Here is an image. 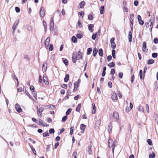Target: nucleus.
<instances>
[{"label":"nucleus","instance_id":"obj_33","mask_svg":"<svg viewBox=\"0 0 158 158\" xmlns=\"http://www.w3.org/2000/svg\"><path fill=\"white\" fill-rule=\"evenodd\" d=\"M92 51V49L91 48H89L87 49V54L88 55H90Z\"/></svg>","mask_w":158,"mask_h":158},{"label":"nucleus","instance_id":"obj_23","mask_svg":"<svg viewBox=\"0 0 158 158\" xmlns=\"http://www.w3.org/2000/svg\"><path fill=\"white\" fill-rule=\"evenodd\" d=\"M98 50L96 48H94L93 50V56L95 57L97 54Z\"/></svg>","mask_w":158,"mask_h":158},{"label":"nucleus","instance_id":"obj_21","mask_svg":"<svg viewBox=\"0 0 158 158\" xmlns=\"http://www.w3.org/2000/svg\"><path fill=\"white\" fill-rule=\"evenodd\" d=\"M72 41L73 43H76L77 42V37L73 36L71 38Z\"/></svg>","mask_w":158,"mask_h":158},{"label":"nucleus","instance_id":"obj_41","mask_svg":"<svg viewBox=\"0 0 158 158\" xmlns=\"http://www.w3.org/2000/svg\"><path fill=\"white\" fill-rule=\"evenodd\" d=\"M139 74L140 78L141 80H142L143 79V71L140 69L139 71Z\"/></svg>","mask_w":158,"mask_h":158},{"label":"nucleus","instance_id":"obj_57","mask_svg":"<svg viewBox=\"0 0 158 158\" xmlns=\"http://www.w3.org/2000/svg\"><path fill=\"white\" fill-rule=\"evenodd\" d=\"M108 86L110 88L112 87V84L111 81H109L108 82Z\"/></svg>","mask_w":158,"mask_h":158},{"label":"nucleus","instance_id":"obj_11","mask_svg":"<svg viewBox=\"0 0 158 158\" xmlns=\"http://www.w3.org/2000/svg\"><path fill=\"white\" fill-rule=\"evenodd\" d=\"M137 19L139 24L141 25H143L144 22V21L142 20L141 17L140 15H137Z\"/></svg>","mask_w":158,"mask_h":158},{"label":"nucleus","instance_id":"obj_16","mask_svg":"<svg viewBox=\"0 0 158 158\" xmlns=\"http://www.w3.org/2000/svg\"><path fill=\"white\" fill-rule=\"evenodd\" d=\"M47 63H45L43 64L42 67V70L43 72L46 71L47 69Z\"/></svg>","mask_w":158,"mask_h":158},{"label":"nucleus","instance_id":"obj_30","mask_svg":"<svg viewBox=\"0 0 158 158\" xmlns=\"http://www.w3.org/2000/svg\"><path fill=\"white\" fill-rule=\"evenodd\" d=\"M98 54L99 55L101 56H102L103 55V50L102 48H101L99 49L98 50Z\"/></svg>","mask_w":158,"mask_h":158},{"label":"nucleus","instance_id":"obj_60","mask_svg":"<svg viewBox=\"0 0 158 158\" xmlns=\"http://www.w3.org/2000/svg\"><path fill=\"white\" fill-rule=\"evenodd\" d=\"M79 85L77 82H74V87L77 89L78 87L79 86Z\"/></svg>","mask_w":158,"mask_h":158},{"label":"nucleus","instance_id":"obj_29","mask_svg":"<svg viewBox=\"0 0 158 158\" xmlns=\"http://www.w3.org/2000/svg\"><path fill=\"white\" fill-rule=\"evenodd\" d=\"M50 31H53L54 27V23H50Z\"/></svg>","mask_w":158,"mask_h":158},{"label":"nucleus","instance_id":"obj_58","mask_svg":"<svg viewBox=\"0 0 158 158\" xmlns=\"http://www.w3.org/2000/svg\"><path fill=\"white\" fill-rule=\"evenodd\" d=\"M153 42L155 44L158 43V38L157 37L154 38L153 40Z\"/></svg>","mask_w":158,"mask_h":158},{"label":"nucleus","instance_id":"obj_64","mask_svg":"<svg viewBox=\"0 0 158 158\" xmlns=\"http://www.w3.org/2000/svg\"><path fill=\"white\" fill-rule=\"evenodd\" d=\"M12 76L13 78H14V79H15L16 81L18 80V78L16 77L15 73H13L12 75Z\"/></svg>","mask_w":158,"mask_h":158},{"label":"nucleus","instance_id":"obj_13","mask_svg":"<svg viewBox=\"0 0 158 158\" xmlns=\"http://www.w3.org/2000/svg\"><path fill=\"white\" fill-rule=\"evenodd\" d=\"M86 127V126L84 124L82 123L81 124L80 128L81 130V133L83 134L84 132Z\"/></svg>","mask_w":158,"mask_h":158},{"label":"nucleus","instance_id":"obj_56","mask_svg":"<svg viewBox=\"0 0 158 158\" xmlns=\"http://www.w3.org/2000/svg\"><path fill=\"white\" fill-rule=\"evenodd\" d=\"M15 10L17 13H19L20 11V9L19 7L16 6L15 7Z\"/></svg>","mask_w":158,"mask_h":158},{"label":"nucleus","instance_id":"obj_61","mask_svg":"<svg viewBox=\"0 0 158 158\" xmlns=\"http://www.w3.org/2000/svg\"><path fill=\"white\" fill-rule=\"evenodd\" d=\"M50 105V108L51 109L53 110L56 108V106L55 105H53L49 104Z\"/></svg>","mask_w":158,"mask_h":158},{"label":"nucleus","instance_id":"obj_47","mask_svg":"<svg viewBox=\"0 0 158 158\" xmlns=\"http://www.w3.org/2000/svg\"><path fill=\"white\" fill-rule=\"evenodd\" d=\"M53 45L52 44H51L49 45V50L51 51L53 50Z\"/></svg>","mask_w":158,"mask_h":158},{"label":"nucleus","instance_id":"obj_42","mask_svg":"<svg viewBox=\"0 0 158 158\" xmlns=\"http://www.w3.org/2000/svg\"><path fill=\"white\" fill-rule=\"evenodd\" d=\"M78 15L82 16V18H83L84 17L85 13L83 11H81L78 13Z\"/></svg>","mask_w":158,"mask_h":158},{"label":"nucleus","instance_id":"obj_4","mask_svg":"<svg viewBox=\"0 0 158 158\" xmlns=\"http://www.w3.org/2000/svg\"><path fill=\"white\" fill-rule=\"evenodd\" d=\"M44 109L42 107H41L38 108V106H37V110L38 115H40V117H42V113Z\"/></svg>","mask_w":158,"mask_h":158},{"label":"nucleus","instance_id":"obj_8","mask_svg":"<svg viewBox=\"0 0 158 158\" xmlns=\"http://www.w3.org/2000/svg\"><path fill=\"white\" fill-rule=\"evenodd\" d=\"M40 15L41 17H43L44 16L45 12L44 7H42L40 8Z\"/></svg>","mask_w":158,"mask_h":158},{"label":"nucleus","instance_id":"obj_17","mask_svg":"<svg viewBox=\"0 0 158 158\" xmlns=\"http://www.w3.org/2000/svg\"><path fill=\"white\" fill-rule=\"evenodd\" d=\"M113 116L114 118H115L117 120L119 119V114L118 113L115 111L113 113Z\"/></svg>","mask_w":158,"mask_h":158},{"label":"nucleus","instance_id":"obj_54","mask_svg":"<svg viewBox=\"0 0 158 158\" xmlns=\"http://www.w3.org/2000/svg\"><path fill=\"white\" fill-rule=\"evenodd\" d=\"M111 47L113 49H115L116 48V45L115 43V42L114 43L112 44H111Z\"/></svg>","mask_w":158,"mask_h":158},{"label":"nucleus","instance_id":"obj_52","mask_svg":"<svg viewBox=\"0 0 158 158\" xmlns=\"http://www.w3.org/2000/svg\"><path fill=\"white\" fill-rule=\"evenodd\" d=\"M43 136L44 137H47L49 136V134L47 131H46V132L43 133Z\"/></svg>","mask_w":158,"mask_h":158},{"label":"nucleus","instance_id":"obj_63","mask_svg":"<svg viewBox=\"0 0 158 158\" xmlns=\"http://www.w3.org/2000/svg\"><path fill=\"white\" fill-rule=\"evenodd\" d=\"M39 83H41L42 82V76L41 75H40L39 77Z\"/></svg>","mask_w":158,"mask_h":158},{"label":"nucleus","instance_id":"obj_62","mask_svg":"<svg viewBox=\"0 0 158 158\" xmlns=\"http://www.w3.org/2000/svg\"><path fill=\"white\" fill-rule=\"evenodd\" d=\"M77 152L74 151L73 152V153L72 154V156H74V158H77Z\"/></svg>","mask_w":158,"mask_h":158},{"label":"nucleus","instance_id":"obj_15","mask_svg":"<svg viewBox=\"0 0 158 158\" xmlns=\"http://www.w3.org/2000/svg\"><path fill=\"white\" fill-rule=\"evenodd\" d=\"M94 27V25L92 24H90L88 25V28L89 31L91 32H93L94 31L93 28Z\"/></svg>","mask_w":158,"mask_h":158},{"label":"nucleus","instance_id":"obj_6","mask_svg":"<svg viewBox=\"0 0 158 158\" xmlns=\"http://www.w3.org/2000/svg\"><path fill=\"white\" fill-rule=\"evenodd\" d=\"M19 19L17 20L15 22V23L12 26V29L13 30V31L14 33L15 32V31L16 29V28L17 27V26H18L19 23Z\"/></svg>","mask_w":158,"mask_h":158},{"label":"nucleus","instance_id":"obj_38","mask_svg":"<svg viewBox=\"0 0 158 158\" xmlns=\"http://www.w3.org/2000/svg\"><path fill=\"white\" fill-rule=\"evenodd\" d=\"M72 110V109L71 108H69L68 109L67 111L66 112V114L67 116H68L69 114L70 113H71V111Z\"/></svg>","mask_w":158,"mask_h":158},{"label":"nucleus","instance_id":"obj_2","mask_svg":"<svg viewBox=\"0 0 158 158\" xmlns=\"http://www.w3.org/2000/svg\"><path fill=\"white\" fill-rule=\"evenodd\" d=\"M130 27L131 29V31H130L128 32V40L129 42H131L132 41V34L131 31H133V24H130Z\"/></svg>","mask_w":158,"mask_h":158},{"label":"nucleus","instance_id":"obj_39","mask_svg":"<svg viewBox=\"0 0 158 158\" xmlns=\"http://www.w3.org/2000/svg\"><path fill=\"white\" fill-rule=\"evenodd\" d=\"M156 156V154L154 152H153L152 154H150L149 155V158H154Z\"/></svg>","mask_w":158,"mask_h":158},{"label":"nucleus","instance_id":"obj_19","mask_svg":"<svg viewBox=\"0 0 158 158\" xmlns=\"http://www.w3.org/2000/svg\"><path fill=\"white\" fill-rule=\"evenodd\" d=\"M92 105L93 108L92 113L93 114H94L96 112V107L94 103H92Z\"/></svg>","mask_w":158,"mask_h":158},{"label":"nucleus","instance_id":"obj_59","mask_svg":"<svg viewBox=\"0 0 158 158\" xmlns=\"http://www.w3.org/2000/svg\"><path fill=\"white\" fill-rule=\"evenodd\" d=\"M123 73L122 72H119L118 73V76L120 78L122 79L123 77Z\"/></svg>","mask_w":158,"mask_h":158},{"label":"nucleus","instance_id":"obj_50","mask_svg":"<svg viewBox=\"0 0 158 158\" xmlns=\"http://www.w3.org/2000/svg\"><path fill=\"white\" fill-rule=\"evenodd\" d=\"M33 95L36 100L37 99V93L36 92L34 91V92H32Z\"/></svg>","mask_w":158,"mask_h":158},{"label":"nucleus","instance_id":"obj_28","mask_svg":"<svg viewBox=\"0 0 158 158\" xmlns=\"http://www.w3.org/2000/svg\"><path fill=\"white\" fill-rule=\"evenodd\" d=\"M81 103H79L77 106L76 108V111L77 112H80L81 108Z\"/></svg>","mask_w":158,"mask_h":158},{"label":"nucleus","instance_id":"obj_26","mask_svg":"<svg viewBox=\"0 0 158 158\" xmlns=\"http://www.w3.org/2000/svg\"><path fill=\"white\" fill-rule=\"evenodd\" d=\"M36 123L38 124L41 126H45V124L43 123V121L40 119H39V121H37V122H36ZM46 126H47V125H46Z\"/></svg>","mask_w":158,"mask_h":158},{"label":"nucleus","instance_id":"obj_46","mask_svg":"<svg viewBox=\"0 0 158 158\" xmlns=\"http://www.w3.org/2000/svg\"><path fill=\"white\" fill-rule=\"evenodd\" d=\"M68 116L66 115L63 116L62 118V121L63 122H65L66 121L67 118Z\"/></svg>","mask_w":158,"mask_h":158},{"label":"nucleus","instance_id":"obj_24","mask_svg":"<svg viewBox=\"0 0 158 158\" xmlns=\"http://www.w3.org/2000/svg\"><path fill=\"white\" fill-rule=\"evenodd\" d=\"M43 25L44 27V31L45 33H46L47 31V24L46 21L44 20L43 21Z\"/></svg>","mask_w":158,"mask_h":158},{"label":"nucleus","instance_id":"obj_14","mask_svg":"<svg viewBox=\"0 0 158 158\" xmlns=\"http://www.w3.org/2000/svg\"><path fill=\"white\" fill-rule=\"evenodd\" d=\"M23 90H25V92L26 93V94L27 95V96L29 97V98L31 99L32 100H34V99L32 97V96H31L29 94V92L26 90V88L24 87L23 88Z\"/></svg>","mask_w":158,"mask_h":158},{"label":"nucleus","instance_id":"obj_36","mask_svg":"<svg viewBox=\"0 0 158 158\" xmlns=\"http://www.w3.org/2000/svg\"><path fill=\"white\" fill-rule=\"evenodd\" d=\"M76 37L77 38L79 39H81L83 37V35L82 34H81L80 33H78L76 34Z\"/></svg>","mask_w":158,"mask_h":158},{"label":"nucleus","instance_id":"obj_12","mask_svg":"<svg viewBox=\"0 0 158 158\" xmlns=\"http://www.w3.org/2000/svg\"><path fill=\"white\" fill-rule=\"evenodd\" d=\"M111 98L114 102H115L117 100L118 97L115 92L113 93L111 96Z\"/></svg>","mask_w":158,"mask_h":158},{"label":"nucleus","instance_id":"obj_10","mask_svg":"<svg viewBox=\"0 0 158 158\" xmlns=\"http://www.w3.org/2000/svg\"><path fill=\"white\" fill-rule=\"evenodd\" d=\"M43 78L44 82L47 85H48L49 83L48 81V78L47 76L45 74L43 76Z\"/></svg>","mask_w":158,"mask_h":158},{"label":"nucleus","instance_id":"obj_18","mask_svg":"<svg viewBox=\"0 0 158 158\" xmlns=\"http://www.w3.org/2000/svg\"><path fill=\"white\" fill-rule=\"evenodd\" d=\"M112 123H110L108 127V130L109 133H110L112 132Z\"/></svg>","mask_w":158,"mask_h":158},{"label":"nucleus","instance_id":"obj_40","mask_svg":"<svg viewBox=\"0 0 158 158\" xmlns=\"http://www.w3.org/2000/svg\"><path fill=\"white\" fill-rule=\"evenodd\" d=\"M77 25V26L80 27H82V24L81 23L80 19H79L78 21Z\"/></svg>","mask_w":158,"mask_h":158},{"label":"nucleus","instance_id":"obj_48","mask_svg":"<svg viewBox=\"0 0 158 158\" xmlns=\"http://www.w3.org/2000/svg\"><path fill=\"white\" fill-rule=\"evenodd\" d=\"M147 142L148 144L150 146H151L152 145V141L150 139H148L147 140Z\"/></svg>","mask_w":158,"mask_h":158},{"label":"nucleus","instance_id":"obj_43","mask_svg":"<svg viewBox=\"0 0 158 158\" xmlns=\"http://www.w3.org/2000/svg\"><path fill=\"white\" fill-rule=\"evenodd\" d=\"M91 146H89L88 148V153L90 154H91V153L92 152V151L91 150Z\"/></svg>","mask_w":158,"mask_h":158},{"label":"nucleus","instance_id":"obj_5","mask_svg":"<svg viewBox=\"0 0 158 158\" xmlns=\"http://www.w3.org/2000/svg\"><path fill=\"white\" fill-rule=\"evenodd\" d=\"M50 41V38L49 37H48L45 40L44 42L45 46L46 49H48L49 44V42Z\"/></svg>","mask_w":158,"mask_h":158},{"label":"nucleus","instance_id":"obj_22","mask_svg":"<svg viewBox=\"0 0 158 158\" xmlns=\"http://www.w3.org/2000/svg\"><path fill=\"white\" fill-rule=\"evenodd\" d=\"M134 17V15L133 14H132L131 15L130 17V23L131 24H133Z\"/></svg>","mask_w":158,"mask_h":158},{"label":"nucleus","instance_id":"obj_32","mask_svg":"<svg viewBox=\"0 0 158 158\" xmlns=\"http://www.w3.org/2000/svg\"><path fill=\"white\" fill-rule=\"evenodd\" d=\"M155 62V60L153 59H149L148 60L147 64H152Z\"/></svg>","mask_w":158,"mask_h":158},{"label":"nucleus","instance_id":"obj_31","mask_svg":"<svg viewBox=\"0 0 158 158\" xmlns=\"http://www.w3.org/2000/svg\"><path fill=\"white\" fill-rule=\"evenodd\" d=\"M63 63L65 64L66 66H68L69 65V61L66 59H63Z\"/></svg>","mask_w":158,"mask_h":158},{"label":"nucleus","instance_id":"obj_3","mask_svg":"<svg viewBox=\"0 0 158 158\" xmlns=\"http://www.w3.org/2000/svg\"><path fill=\"white\" fill-rule=\"evenodd\" d=\"M15 108L16 111L19 113H20L22 111V109L20 106L18 104L16 103L15 105Z\"/></svg>","mask_w":158,"mask_h":158},{"label":"nucleus","instance_id":"obj_49","mask_svg":"<svg viewBox=\"0 0 158 158\" xmlns=\"http://www.w3.org/2000/svg\"><path fill=\"white\" fill-rule=\"evenodd\" d=\"M49 131L50 134H53L55 132V130L53 128H51L49 129Z\"/></svg>","mask_w":158,"mask_h":158},{"label":"nucleus","instance_id":"obj_53","mask_svg":"<svg viewBox=\"0 0 158 158\" xmlns=\"http://www.w3.org/2000/svg\"><path fill=\"white\" fill-rule=\"evenodd\" d=\"M30 89L32 92H34L35 89L33 85L30 86Z\"/></svg>","mask_w":158,"mask_h":158},{"label":"nucleus","instance_id":"obj_25","mask_svg":"<svg viewBox=\"0 0 158 158\" xmlns=\"http://www.w3.org/2000/svg\"><path fill=\"white\" fill-rule=\"evenodd\" d=\"M104 12V7L103 6H101L100 8V12L101 14H103Z\"/></svg>","mask_w":158,"mask_h":158},{"label":"nucleus","instance_id":"obj_51","mask_svg":"<svg viewBox=\"0 0 158 158\" xmlns=\"http://www.w3.org/2000/svg\"><path fill=\"white\" fill-rule=\"evenodd\" d=\"M115 72V69H112L111 70L110 74L111 75H113Z\"/></svg>","mask_w":158,"mask_h":158},{"label":"nucleus","instance_id":"obj_7","mask_svg":"<svg viewBox=\"0 0 158 158\" xmlns=\"http://www.w3.org/2000/svg\"><path fill=\"white\" fill-rule=\"evenodd\" d=\"M82 57V55H81L80 56V57L78 56L74 57L73 56L72 58V62L73 63H75L76 62L77 60H79L80 58L81 59Z\"/></svg>","mask_w":158,"mask_h":158},{"label":"nucleus","instance_id":"obj_45","mask_svg":"<svg viewBox=\"0 0 158 158\" xmlns=\"http://www.w3.org/2000/svg\"><path fill=\"white\" fill-rule=\"evenodd\" d=\"M152 56L153 58H156L158 56V54L156 52H153L152 54Z\"/></svg>","mask_w":158,"mask_h":158},{"label":"nucleus","instance_id":"obj_9","mask_svg":"<svg viewBox=\"0 0 158 158\" xmlns=\"http://www.w3.org/2000/svg\"><path fill=\"white\" fill-rule=\"evenodd\" d=\"M147 43L146 42H143L142 45V51L143 52L148 51V49L147 48Z\"/></svg>","mask_w":158,"mask_h":158},{"label":"nucleus","instance_id":"obj_44","mask_svg":"<svg viewBox=\"0 0 158 158\" xmlns=\"http://www.w3.org/2000/svg\"><path fill=\"white\" fill-rule=\"evenodd\" d=\"M94 17L92 15L89 14L88 15V19L89 20H93Z\"/></svg>","mask_w":158,"mask_h":158},{"label":"nucleus","instance_id":"obj_37","mask_svg":"<svg viewBox=\"0 0 158 158\" xmlns=\"http://www.w3.org/2000/svg\"><path fill=\"white\" fill-rule=\"evenodd\" d=\"M115 63L113 62H111L110 63L108 64V66L110 67V68H112L113 67L115 66Z\"/></svg>","mask_w":158,"mask_h":158},{"label":"nucleus","instance_id":"obj_27","mask_svg":"<svg viewBox=\"0 0 158 158\" xmlns=\"http://www.w3.org/2000/svg\"><path fill=\"white\" fill-rule=\"evenodd\" d=\"M69 78V75L67 74L65 75V77L64 78V82H67L68 81Z\"/></svg>","mask_w":158,"mask_h":158},{"label":"nucleus","instance_id":"obj_34","mask_svg":"<svg viewBox=\"0 0 158 158\" xmlns=\"http://www.w3.org/2000/svg\"><path fill=\"white\" fill-rule=\"evenodd\" d=\"M98 36V33L97 32H95L92 35V39L93 40H95L97 37Z\"/></svg>","mask_w":158,"mask_h":158},{"label":"nucleus","instance_id":"obj_35","mask_svg":"<svg viewBox=\"0 0 158 158\" xmlns=\"http://www.w3.org/2000/svg\"><path fill=\"white\" fill-rule=\"evenodd\" d=\"M115 53V50L114 49H112V55L113 58L114 59H115L116 58Z\"/></svg>","mask_w":158,"mask_h":158},{"label":"nucleus","instance_id":"obj_55","mask_svg":"<svg viewBox=\"0 0 158 158\" xmlns=\"http://www.w3.org/2000/svg\"><path fill=\"white\" fill-rule=\"evenodd\" d=\"M28 127H32L34 128H37L38 127V126L37 125H35L34 124H30L28 125Z\"/></svg>","mask_w":158,"mask_h":158},{"label":"nucleus","instance_id":"obj_1","mask_svg":"<svg viewBox=\"0 0 158 158\" xmlns=\"http://www.w3.org/2000/svg\"><path fill=\"white\" fill-rule=\"evenodd\" d=\"M108 143L109 147L112 148V152H114V148L115 146V142H113V140L111 139H109L108 140Z\"/></svg>","mask_w":158,"mask_h":158},{"label":"nucleus","instance_id":"obj_20","mask_svg":"<svg viewBox=\"0 0 158 158\" xmlns=\"http://www.w3.org/2000/svg\"><path fill=\"white\" fill-rule=\"evenodd\" d=\"M85 5V2L84 1H82L81 2L79 3L80 8H84V6Z\"/></svg>","mask_w":158,"mask_h":158}]
</instances>
